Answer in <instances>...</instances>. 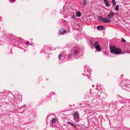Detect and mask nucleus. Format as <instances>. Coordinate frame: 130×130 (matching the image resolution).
I'll return each mask as SVG.
<instances>
[{
  "mask_svg": "<svg viewBox=\"0 0 130 130\" xmlns=\"http://www.w3.org/2000/svg\"><path fill=\"white\" fill-rule=\"evenodd\" d=\"M110 52L112 53L116 54H123L121 53V50L120 48H117L114 46H112L110 47Z\"/></svg>",
  "mask_w": 130,
  "mask_h": 130,
  "instance_id": "1",
  "label": "nucleus"
},
{
  "mask_svg": "<svg viewBox=\"0 0 130 130\" xmlns=\"http://www.w3.org/2000/svg\"><path fill=\"white\" fill-rule=\"evenodd\" d=\"M98 18L99 20L101 21L104 23H109L111 22V20L107 18L105 19L103 18L102 17L100 16H99L98 17Z\"/></svg>",
  "mask_w": 130,
  "mask_h": 130,
  "instance_id": "2",
  "label": "nucleus"
},
{
  "mask_svg": "<svg viewBox=\"0 0 130 130\" xmlns=\"http://www.w3.org/2000/svg\"><path fill=\"white\" fill-rule=\"evenodd\" d=\"M73 119L76 122H78L79 121V115L78 112L76 111L73 114Z\"/></svg>",
  "mask_w": 130,
  "mask_h": 130,
  "instance_id": "3",
  "label": "nucleus"
},
{
  "mask_svg": "<svg viewBox=\"0 0 130 130\" xmlns=\"http://www.w3.org/2000/svg\"><path fill=\"white\" fill-rule=\"evenodd\" d=\"M14 99L15 102L17 103H20L22 100V96L19 95H17L14 96Z\"/></svg>",
  "mask_w": 130,
  "mask_h": 130,
  "instance_id": "4",
  "label": "nucleus"
},
{
  "mask_svg": "<svg viewBox=\"0 0 130 130\" xmlns=\"http://www.w3.org/2000/svg\"><path fill=\"white\" fill-rule=\"evenodd\" d=\"M94 45L97 50L100 51V48L99 44V42L98 41L94 43Z\"/></svg>",
  "mask_w": 130,
  "mask_h": 130,
  "instance_id": "5",
  "label": "nucleus"
},
{
  "mask_svg": "<svg viewBox=\"0 0 130 130\" xmlns=\"http://www.w3.org/2000/svg\"><path fill=\"white\" fill-rule=\"evenodd\" d=\"M114 14L111 11L110 13L107 15V18L109 19H111L113 17Z\"/></svg>",
  "mask_w": 130,
  "mask_h": 130,
  "instance_id": "6",
  "label": "nucleus"
},
{
  "mask_svg": "<svg viewBox=\"0 0 130 130\" xmlns=\"http://www.w3.org/2000/svg\"><path fill=\"white\" fill-rule=\"evenodd\" d=\"M122 83L125 84H126V85H130V82L128 80H127L126 81L125 80H123Z\"/></svg>",
  "mask_w": 130,
  "mask_h": 130,
  "instance_id": "7",
  "label": "nucleus"
},
{
  "mask_svg": "<svg viewBox=\"0 0 130 130\" xmlns=\"http://www.w3.org/2000/svg\"><path fill=\"white\" fill-rule=\"evenodd\" d=\"M67 32V30L63 29H61L59 31V32L62 35H63L64 33H66Z\"/></svg>",
  "mask_w": 130,
  "mask_h": 130,
  "instance_id": "8",
  "label": "nucleus"
},
{
  "mask_svg": "<svg viewBox=\"0 0 130 130\" xmlns=\"http://www.w3.org/2000/svg\"><path fill=\"white\" fill-rule=\"evenodd\" d=\"M101 28L103 30L104 29V27L102 25H99L97 27V29L98 30H100Z\"/></svg>",
  "mask_w": 130,
  "mask_h": 130,
  "instance_id": "9",
  "label": "nucleus"
},
{
  "mask_svg": "<svg viewBox=\"0 0 130 130\" xmlns=\"http://www.w3.org/2000/svg\"><path fill=\"white\" fill-rule=\"evenodd\" d=\"M104 1L105 4L106 6L108 7L110 6V4L108 2L107 0H104Z\"/></svg>",
  "mask_w": 130,
  "mask_h": 130,
  "instance_id": "10",
  "label": "nucleus"
},
{
  "mask_svg": "<svg viewBox=\"0 0 130 130\" xmlns=\"http://www.w3.org/2000/svg\"><path fill=\"white\" fill-rule=\"evenodd\" d=\"M64 54V52H61V53L58 56V59H60L63 56V55Z\"/></svg>",
  "mask_w": 130,
  "mask_h": 130,
  "instance_id": "11",
  "label": "nucleus"
},
{
  "mask_svg": "<svg viewBox=\"0 0 130 130\" xmlns=\"http://www.w3.org/2000/svg\"><path fill=\"white\" fill-rule=\"evenodd\" d=\"M81 14L80 12L79 11L76 12V15L77 17H80L81 16Z\"/></svg>",
  "mask_w": 130,
  "mask_h": 130,
  "instance_id": "12",
  "label": "nucleus"
},
{
  "mask_svg": "<svg viewBox=\"0 0 130 130\" xmlns=\"http://www.w3.org/2000/svg\"><path fill=\"white\" fill-rule=\"evenodd\" d=\"M78 52V50H74L73 51L75 55H76L77 54Z\"/></svg>",
  "mask_w": 130,
  "mask_h": 130,
  "instance_id": "13",
  "label": "nucleus"
},
{
  "mask_svg": "<svg viewBox=\"0 0 130 130\" xmlns=\"http://www.w3.org/2000/svg\"><path fill=\"white\" fill-rule=\"evenodd\" d=\"M115 9L117 11L118 10V5H117L115 7Z\"/></svg>",
  "mask_w": 130,
  "mask_h": 130,
  "instance_id": "14",
  "label": "nucleus"
},
{
  "mask_svg": "<svg viewBox=\"0 0 130 130\" xmlns=\"http://www.w3.org/2000/svg\"><path fill=\"white\" fill-rule=\"evenodd\" d=\"M112 2L113 3V6H114L116 4L115 0H112Z\"/></svg>",
  "mask_w": 130,
  "mask_h": 130,
  "instance_id": "15",
  "label": "nucleus"
},
{
  "mask_svg": "<svg viewBox=\"0 0 130 130\" xmlns=\"http://www.w3.org/2000/svg\"><path fill=\"white\" fill-rule=\"evenodd\" d=\"M87 3L86 0H83L84 5H85Z\"/></svg>",
  "mask_w": 130,
  "mask_h": 130,
  "instance_id": "16",
  "label": "nucleus"
},
{
  "mask_svg": "<svg viewBox=\"0 0 130 130\" xmlns=\"http://www.w3.org/2000/svg\"><path fill=\"white\" fill-rule=\"evenodd\" d=\"M56 121V119L54 118L52 120V122L53 123L55 122Z\"/></svg>",
  "mask_w": 130,
  "mask_h": 130,
  "instance_id": "17",
  "label": "nucleus"
},
{
  "mask_svg": "<svg viewBox=\"0 0 130 130\" xmlns=\"http://www.w3.org/2000/svg\"><path fill=\"white\" fill-rule=\"evenodd\" d=\"M72 19L74 20H75V16L73 14V16L72 17Z\"/></svg>",
  "mask_w": 130,
  "mask_h": 130,
  "instance_id": "18",
  "label": "nucleus"
},
{
  "mask_svg": "<svg viewBox=\"0 0 130 130\" xmlns=\"http://www.w3.org/2000/svg\"><path fill=\"white\" fill-rule=\"evenodd\" d=\"M71 124L72 126H73L75 127H76V126L72 123Z\"/></svg>",
  "mask_w": 130,
  "mask_h": 130,
  "instance_id": "19",
  "label": "nucleus"
},
{
  "mask_svg": "<svg viewBox=\"0 0 130 130\" xmlns=\"http://www.w3.org/2000/svg\"><path fill=\"white\" fill-rule=\"evenodd\" d=\"M122 41L123 42H125V40L124 39H123V38H122Z\"/></svg>",
  "mask_w": 130,
  "mask_h": 130,
  "instance_id": "20",
  "label": "nucleus"
},
{
  "mask_svg": "<svg viewBox=\"0 0 130 130\" xmlns=\"http://www.w3.org/2000/svg\"><path fill=\"white\" fill-rule=\"evenodd\" d=\"M72 55L71 54H70L68 55V57L69 58H71L72 57Z\"/></svg>",
  "mask_w": 130,
  "mask_h": 130,
  "instance_id": "21",
  "label": "nucleus"
},
{
  "mask_svg": "<svg viewBox=\"0 0 130 130\" xmlns=\"http://www.w3.org/2000/svg\"><path fill=\"white\" fill-rule=\"evenodd\" d=\"M68 123L70 124H71L72 123L70 122H68Z\"/></svg>",
  "mask_w": 130,
  "mask_h": 130,
  "instance_id": "22",
  "label": "nucleus"
},
{
  "mask_svg": "<svg viewBox=\"0 0 130 130\" xmlns=\"http://www.w3.org/2000/svg\"><path fill=\"white\" fill-rule=\"evenodd\" d=\"M123 75H121V76L122 77H123Z\"/></svg>",
  "mask_w": 130,
  "mask_h": 130,
  "instance_id": "23",
  "label": "nucleus"
},
{
  "mask_svg": "<svg viewBox=\"0 0 130 130\" xmlns=\"http://www.w3.org/2000/svg\"><path fill=\"white\" fill-rule=\"evenodd\" d=\"M15 0H11V1H15Z\"/></svg>",
  "mask_w": 130,
  "mask_h": 130,
  "instance_id": "24",
  "label": "nucleus"
},
{
  "mask_svg": "<svg viewBox=\"0 0 130 130\" xmlns=\"http://www.w3.org/2000/svg\"><path fill=\"white\" fill-rule=\"evenodd\" d=\"M27 43H28V41H27Z\"/></svg>",
  "mask_w": 130,
  "mask_h": 130,
  "instance_id": "25",
  "label": "nucleus"
}]
</instances>
